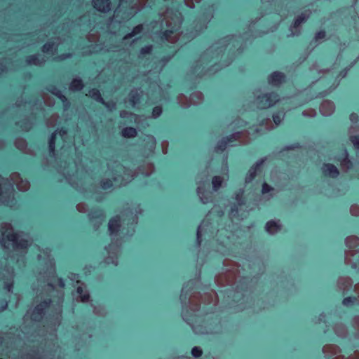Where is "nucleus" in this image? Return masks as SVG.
Listing matches in <instances>:
<instances>
[{"label":"nucleus","mask_w":359,"mask_h":359,"mask_svg":"<svg viewBox=\"0 0 359 359\" xmlns=\"http://www.w3.org/2000/svg\"><path fill=\"white\" fill-rule=\"evenodd\" d=\"M142 210L137 205L135 208L127 211L122 214L121 216L117 215L110 219L108 224L109 231L111 237L112 243L106 248L109 256L105 259V262L113 264L116 266L118 264L117 255L118 252V245L117 244L118 237H123L127 233L124 232L123 225H128L137 222V214L141 213Z\"/></svg>","instance_id":"1"},{"label":"nucleus","mask_w":359,"mask_h":359,"mask_svg":"<svg viewBox=\"0 0 359 359\" xmlns=\"http://www.w3.org/2000/svg\"><path fill=\"white\" fill-rule=\"evenodd\" d=\"M31 239L27 234L24 233H14L11 225L4 223L0 230V243L4 249L11 248L13 251L11 255V259L18 252L24 253L25 250L31 244Z\"/></svg>","instance_id":"2"},{"label":"nucleus","mask_w":359,"mask_h":359,"mask_svg":"<svg viewBox=\"0 0 359 359\" xmlns=\"http://www.w3.org/2000/svg\"><path fill=\"white\" fill-rule=\"evenodd\" d=\"M11 181L12 183L8 179L0 177V205L14 207L16 203L13 198V184H15L20 191H25L29 189V183L17 172L11 175Z\"/></svg>","instance_id":"3"},{"label":"nucleus","mask_w":359,"mask_h":359,"mask_svg":"<svg viewBox=\"0 0 359 359\" xmlns=\"http://www.w3.org/2000/svg\"><path fill=\"white\" fill-rule=\"evenodd\" d=\"M163 20L168 27V29L165 31L163 37L170 43L177 42L180 37L177 30L180 29L182 23L181 14L178 12L173 13L172 11L168 10Z\"/></svg>","instance_id":"4"},{"label":"nucleus","mask_w":359,"mask_h":359,"mask_svg":"<svg viewBox=\"0 0 359 359\" xmlns=\"http://www.w3.org/2000/svg\"><path fill=\"white\" fill-rule=\"evenodd\" d=\"M108 175L113 176V180L118 186L127 184L133 180V175L130 170L126 169L116 162L108 164Z\"/></svg>","instance_id":"5"},{"label":"nucleus","mask_w":359,"mask_h":359,"mask_svg":"<svg viewBox=\"0 0 359 359\" xmlns=\"http://www.w3.org/2000/svg\"><path fill=\"white\" fill-rule=\"evenodd\" d=\"M38 259L41 260L42 259L47 260L45 262V265L46 267V271L43 272V273H40V278H46V282L48 287L53 288V282L50 280V278L54 277L55 271L54 268V262L53 259L50 258L49 251L48 250H43V254L40 253L38 255Z\"/></svg>","instance_id":"6"},{"label":"nucleus","mask_w":359,"mask_h":359,"mask_svg":"<svg viewBox=\"0 0 359 359\" xmlns=\"http://www.w3.org/2000/svg\"><path fill=\"white\" fill-rule=\"evenodd\" d=\"M278 101V95L276 93H267L263 95H257L255 99V104L259 109H267L272 107Z\"/></svg>","instance_id":"7"},{"label":"nucleus","mask_w":359,"mask_h":359,"mask_svg":"<svg viewBox=\"0 0 359 359\" xmlns=\"http://www.w3.org/2000/svg\"><path fill=\"white\" fill-rule=\"evenodd\" d=\"M231 39H232V38L228 37L212 45L206 50V52L202 56V62L207 60L208 58L212 55H214L215 57L217 58L220 55L221 53L223 51L224 46H226V43Z\"/></svg>","instance_id":"8"},{"label":"nucleus","mask_w":359,"mask_h":359,"mask_svg":"<svg viewBox=\"0 0 359 359\" xmlns=\"http://www.w3.org/2000/svg\"><path fill=\"white\" fill-rule=\"evenodd\" d=\"M345 262L353 269H359V251L350 250L345 253Z\"/></svg>","instance_id":"9"},{"label":"nucleus","mask_w":359,"mask_h":359,"mask_svg":"<svg viewBox=\"0 0 359 359\" xmlns=\"http://www.w3.org/2000/svg\"><path fill=\"white\" fill-rule=\"evenodd\" d=\"M182 95L178 97V102L183 107H188L190 104H198L203 100V94L196 91L193 93L189 97V103H184L182 102Z\"/></svg>","instance_id":"10"},{"label":"nucleus","mask_w":359,"mask_h":359,"mask_svg":"<svg viewBox=\"0 0 359 359\" xmlns=\"http://www.w3.org/2000/svg\"><path fill=\"white\" fill-rule=\"evenodd\" d=\"M13 278H14V272L13 269H7L4 270V273L3 274L4 279V287L8 292L12 291L13 284Z\"/></svg>","instance_id":"11"},{"label":"nucleus","mask_w":359,"mask_h":359,"mask_svg":"<svg viewBox=\"0 0 359 359\" xmlns=\"http://www.w3.org/2000/svg\"><path fill=\"white\" fill-rule=\"evenodd\" d=\"M241 132L237 131L232 134L229 137L222 139L217 144L216 149L217 151H223L227 145H232L233 140H238L241 137Z\"/></svg>","instance_id":"12"},{"label":"nucleus","mask_w":359,"mask_h":359,"mask_svg":"<svg viewBox=\"0 0 359 359\" xmlns=\"http://www.w3.org/2000/svg\"><path fill=\"white\" fill-rule=\"evenodd\" d=\"M50 301H44L43 302L37 305L30 315L31 318L34 321L39 320L42 318L43 310L48 306V304L50 303Z\"/></svg>","instance_id":"13"},{"label":"nucleus","mask_w":359,"mask_h":359,"mask_svg":"<svg viewBox=\"0 0 359 359\" xmlns=\"http://www.w3.org/2000/svg\"><path fill=\"white\" fill-rule=\"evenodd\" d=\"M348 135L354 148L359 149V126H351L348 129Z\"/></svg>","instance_id":"14"},{"label":"nucleus","mask_w":359,"mask_h":359,"mask_svg":"<svg viewBox=\"0 0 359 359\" xmlns=\"http://www.w3.org/2000/svg\"><path fill=\"white\" fill-rule=\"evenodd\" d=\"M264 161L265 158H262L257 161L255 164L250 168L245 177V183L248 184L252 181V180L255 177L257 171L259 170L260 166L264 163Z\"/></svg>","instance_id":"15"},{"label":"nucleus","mask_w":359,"mask_h":359,"mask_svg":"<svg viewBox=\"0 0 359 359\" xmlns=\"http://www.w3.org/2000/svg\"><path fill=\"white\" fill-rule=\"evenodd\" d=\"M224 175L221 176H215L212 178V189L214 191H217L222 186V184L224 181L227 180L229 178L228 175V167L226 164L225 165V168L224 169Z\"/></svg>","instance_id":"16"},{"label":"nucleus","mask_w":359,"mask_h":359,"mask_svg":"<svg viewBox=\"0 0 359 359\" xmlns=\"http://www.w3.org/2000/svg\"><path fill=\"white\" fill-rule=\"evenodd\" d=\"M282 229V224L280 220L269 221L265 226L266 231L271 235H273L279 232Z\"/></svg>","instance_id":"17"},{"label":"nucleus","mask_w":359,"mask_h":359,"mask_svg":"<svg viewBox=\"0 0 359 359\" xmlns=\"http://www.w3.org/2000/svg\"><path fill=\"white\" fill-rule=\"evenodd\" d=\"M322 171L324 175L332 178L338 177L339 174L338 168L331 163L324 164L322 168Z\"/></svg>","instance_id":"18"},{"label":"nucleus","mask_w":359,"mask_h":359,"mask_svg":"<svg viewBox=\"0 0 359 359\" xmlns=\"http://www.w3.org/2000/svg\"><path fill=\"white\" fill-rule=\"evenodd\" d=\"M269 84L278 86L285 81V75L279 72L272 73L268 79Z\"/></svg>","instance_id":"19"},{"label":"nucleus","mask_w":359,"mask_h":359,"mask_svg":"<svg viewBox=\"0 0 359 359\" xmlns=\"http://www.w3.org/2000/svg\"><path fill=\"white\" fill-rule=\"evenodd\" d=\"M334 104L330 100H325L322 102L320 111L323 116H330L334 111Z\"/></svg>","instance_id":"20"},{"label":"nucleus","mask_w":359,"mask_h":359,"mask_svg":"<svg viewBox=\"0 0 359 359\" xmlns=\"http://www.w3.org/2000/svg\"><path fill=\"white\" fill-rule=\"evenodd\" d=\"M93 4L94 8L100 12L106 13L110 10L109 0H93Z\"/></svg>","instance_id":"21"},{"label":"nucleus","mask_w":359,"mask_h":359,"mask_svg":"<svg viewBox=\"0 0 359 359\" xmlns=\"http://www.w3.org/2000/svg\"><path fill=\"white\" fill-rule=\"evenodd\" d=\"M197 193L203 203H208L211 201L210 192L205 191L202 185H198Z\"/></svg>","instance_id":"22"},{"label":"nucleus","mask_w":359,"mask_h":359,"mask_svg":"<svg viewBox=\"0 0 359 359\" xmlns=\"http://www.w3.org/2000/svg\"><path fill=\"white\" fill-rule=\"evenodd\" d=\"M309 17V13H304L299 15L294 20L293 25L291 27L292 35H294L296 33L294 32V29H297L299 26L304 22Z\"/></svg>","instance_id":"23"},{"label":"nucleus","mask_w":359,"mask_h":359,"mask_svg":"<svg viewBox=\"0 0 359 359\" xmlns=\"http://www.w3.org/2000/svg\"><path fill=\"white\" fill-rule=\"evenodd\" d=\"M83 284L79 285L76 289V299H80L81 302H86L89 299V294L84 290Z\"/></svg>","instance_id":"24"},{"label":"nucleus","mask_w":359,"mask_h":359,"mask_svg":"<svg viewBox=\"0 0 359 359\" xmlns=\"http://www.w3.org/2000/svg\"><path fill=\"white\" fill-rule=\"evenodd\" d=\"M142 93V92L140 90H131L129 95V102L133 107H135L139 102Z\"/></svg>","instance_id":"25"},{"label":"nucleus","mask_w":359,"mask_h":359,"mask_svg":"<svg viewBox=\"0 0 359 359\" xmlns=\"http://www.w3.org/2000/svg\"><path fill=\"white\" fill-rule=\"evenodd\" d=\"M44 62V57L39 54L31 55L27 59V62L29 65H40Z\"/></svg>","instance_id":"26"},{"label":"nucleus","mask_w":359,"mask_h":359,"mask_svg":"<svg viewBox=\"0 0 359 359\" xmlns=\"http://www.w3.org/2000/svg\"><path fill=\"white\" fill-rule=\"evenodd\" d=\"M355 290L358 294V297H346L343 300V304L346 306L359 303V283L355 286Z\"/></svg>","instance_id":"27"},{"label":"nucleus","mask_w":359,"mask_h":359,"mask_svg":"<svg viewBox=\"0 0 359 359\" xmlns=\"http://www.w3.org/2000/svg\"><path fill=\"white\" fill-rule=\"evenodd\" d=\"M50 92L53 93V95H56L57 97H59L61 101L63 102L65 108L67 109L69 107V102L67 101V99L62 95L61 91L58 90L55 87H51L50 88Z\"/></svg>","instance_id":"28"},{"label":"nucleus","mask_w":359,"mask_h":359,"mask_svg":"<svg viewBox=\"0 0 359 359\" xmlns=\"http://www.w3.org/2000/svg\"><path fill=\"white\" fill-rule=\"evenodd\" d=\"M346 245L349 248H354L359 244V238L355 236H351L346 238Z\"/></svg>","instance_id":"29"},{"label":"nucleus","mask_w":359,"mask_h":359,"mask_svg":"<svg viewBox=\"0 0 359 359\" xmlns=\"http://www.w3.org/2000/svg\"><path fill=\"white\" fill-rule=\"evenodd\" d=\"M96 215L94 214L90 215L91 221L94 225L99 226L103 222V214L101 211H98L95 212Z\"/></svg>","instance_id":"30"},{"label":"nucleus","mask_w":359,"mask_h":359,"mask_svg":"<svg viewBox=\"0 0 359 359\" xmlns=\"http://www.w3.org/2000/svg\"><path fill=\"white\" fill-rule=\"evenodd\" d=\"M82 81L79 79H74L69 86V89L73 91L80 90L83 88Z\"/></svg>","instance_id":"31"},{"label":"nucleus","mask_w":359,"mask_h":359,"mask_svg":"<svg viewBox=\"0 0 359 359\" xmlns=\"http://www.w3.org/2000/svg\"><path fill=\"white\" fill-rule=\"evenodd\" d=\"M122 135L125 137H133L137 135V131L134 128L127 127L122 130Z\"/></svg>","instance_id":"32"},{"label":"nucleus","mask_w":359,"mask_h":359,"mask_svg":"<svg viewBox=\"0 0 359 359\" xmlns=\"http://www.w3.org/2000/svg\"><path fill=\"white\" fill-rule=\"evenodd\" d=\"M88 95L101 103H104V100L101 97L100 91L97 89L89 90Z\"/></svg>","instance_id":"33"},{"label":"nucleus","mask_w":359,"mask_h":359,"mask_svg":"<svg viewBox=\"0 0 359 359\" xmlns=\"http://www.w3.org/2000/svg\"><path fill=\"white\" fill-rule=\"evenodd\" d=\"M142 29H143V27H142V25H139L136 26L133 29L132 32L128 34L127 35H126L124 36L123 39L126 40V39H130V38H132L133 36H135L136 35L140 34L142 32Z\"/></svg>","instance_id":"34"},{"label":"nucleus","mask_w":359,"mask_h":359,"mask_svg":"<svg viewBox=\"0 0 359 359\" xmlns=\"http://www.w3.org/2000/svg\"><path fill=\"white\" fill-rule=\"evenodd\" d=\"M285 114L283 112H278L273 116V120L276 126L279 125L284 118Z\"/></svg>","instance_id":"35"},{"label":"nucleus","mask_w":359,"mask_h":359,"mask_svg":"<svg viewBox=\"0 0 359 359\" xmlns=\"http://www.w3.org/2000/svg\"><path fill=\"white\" fill-rule=\"evenodd\" d=\"M206 222L205 221H203L201 225H199V226L198 227V229H197V233H196V236H197V243L198 245L201 244V233L203 230V229L206 226Z\"/></svg>","instance_id":"36"},{"label":"nucleus","mask_w":359,"mask_h":359,"mask_svg":"<svg viewBox=\"0 0 359 359\" xmlns=\"http://www.w3.org/2000/svg\"><path fill=\"white\" fill-rule=\"evenodd\" d=\"M57 135V133H54L52 134L50 139L49 140V150L50 153H51L53 155H54V151H55V138Z\"/></svg>","instance_id":"37"},{"label":"nucleus","mask_w":359,"mask_h":359,"mask_svg":"<svg viewBox=\"0 0 359 359\" xmlns=\"http://www.w3.org/2000/svg\"><path fill=\"white\" fill-rule=\"evenodd\" d=\"M341 168L344 170H348L351 168L352 163L348 159L347 157H346L344 159L341 161Z\"/></svg>","instance_id":"38"},{"label":"nucleus","mask_w":359,"mask_h":359,"mask_svg":"<svg viewBox=\"0 0 359 359\" xmlns=\"http://www.w3.org/2000/svg\"><path fill=\"white\" fill-rule=\"evenodd\" d=\"M243 190L240 189L235 195V199L238 203V205H241L243 204Z\"/></svg>","instance_id":"39"},{"label":"nucleus","mask_w":359,"mask_h":359,"mask_svg":"<svg viewBox=\"0 0 359 359\" xmlns=\"http://www.w3.org/2000/svg\"><path fill=\"white\" fill-rule=\"evenodd\" d=\"M54 48V44L50 43H46L43 45L42 50L43 53H48Z\"/></svg>","instance_id":"40"},{"label":"nucleus","mask_w":359,"mask_h":359,"mask_svg":"<svg viewBox=\"0 0 359 359\" xmlns=\"http://www.w3.org/2000/svg\"><path fill=\"white\" fill-rule=\"evenodd\" d=\"M101 186L103 189H108L113 186V183L111 180H104L102 181Z\"/></svg>","instance_id":"41"},{"label":"nucleus","mask_w":359,"mask_h":359,"mask_svg":"<svg viewBox=\"0 0 359 359\" xmlns=\"http://www.w3.org/2000/svg\"><path fill=\"white\" fill-rule=\"evenodd\" d=\"M120 116H121V117H122V118H127V117H128V116H131L132 118H134V120H135V122H137V118H138V117H137L136 115L133 114H131V113H129V112H128V111H121V113H120Z\"/></svg>","instance_id":"42"},{"label":"nucleus","mask_w":359,"mask_h":359,"mask_svg":"<svg viewBox=\"0 0 359 359\" xmlns=\"http://www.w3.org/2000/svg\"><path fill=\"white\" fill-rule=\"evenodd\" d=\"M15 146L20 150H24L26 147V143L23 140H18L15 141Z\"/></svg>","instance_id":"43"},{"label":"nucleus","mask_w":359,"mask_h":359,"mask_svg":"<svg viewBox=\"0 0 359 359\" xmlns=\"http://www.w3.org/2000/svg\"><path fill=\"white\" fill-rule=\"evenodd\" d=\"M191 354L193 355V356L196 358L199 357L202 354V350L201 349V348L195 346L191 350Z\"/></svg>","instance_id":"44"},{"label":"nucleus","mask_w":359,"mask_h":359,"mask_svg":"<svg viewBox=\"0 0 359 359\" xmlns=\"http://www.w3.org/2000/svg\"><path fill=\"white\" fill-rule=\"evenodd\" d=\"M350 212L352 215L358 216L359 215V206L357 205H351L350 208Z\"/></svg>","instance_id":"45"},{"label":"nucleus","mask_w":359,"mask_h":359,"mask_svg":"<svg viewBox=\"0 0 359 359\" xmlns=\"http://www.w3.org/2000/svg\"><path fill=\"white\" fill-rule=\"evenodd\" d=\"M162 113V109L160 107H156L154 108L152 111V116L154 118L158 117Z\"/></svg>","instance_id":"46"},{"label":"nucleus","mask_w":359,"mask_h":359,"mask_svg":"<svg viewBox=\"0 0 359 359\" xmlns=\"http://www.w3.org/2000/svg\"><path fill=\"white\" fill-rule=\"evenodd\" d=\"M273 190V188L267 184L266 183H264L262 186V192L263 194H266L271 191Z\"/></svg>","instance_id":"47"},{"label":"nucleus","mask_w":359,"mask_h":359,"mask_svg":"<svg viewBox=\"0 0 359 359\" xmlns=\"http://www.w3.org/2000/svg\"><path fill=\"white\" fill-rule=\"evenodd\" d=\"M302 114L304 116L313 117L316 114V111L314 109H309L306 111H304Z\"/></svg>","instance_id":"48"},{"label":"nucleus","mask_w":359,"mask_h":359,"mask_svg":"<svg viewBox=\"0 0 359 359\" xmlns=\"http://www.w3.org/2000/svg\"><path fill=\"white\" fill-rule=\"evenodd\" d=\"M350 120L353 123L352 126H358V116L356 114H351L350 115Z\"/></svg>","instance_id":"49"},{"label":"nucleus","mask_w":359,"mask_h":359,"mask_svg":"<svg viewBox=\"0 0 359 359\" xmlns=\"http://www.w3.org/2000/svg\"><path fill=\"white\" fill-rule=\"evenodd\" d=\"M103 104L105 105V107L109 110V111H112L113 109H114L116 108V104L113 102H105L104 101V103H102Z\"/></svg>","instance_id":"50"},{"label":"nucleus","mask_w":359,"mask_h":359,"mask_svg":"<svg viewBox=\"0 0 359 359\" xmlns=\"http://www.w3.org/2000/svg\"><path fill=\"white\" fill-rule=\"evenodd\" d=\"M24 359H46L45 357L39 356L38 353H36L34 355L32 354H29L27 355L26 358Z\"/></svg>","instance_id":"51"},{"label":"nucleus","mask_w":359,"mask_h":359,"mask_svg":"<svg viewBox=\"0 0 359 359\" xmlns=\"http://www.w3.org/2000/svg\"><path fill=\"white\" fill-rule=\"evenodd\" d=\"M151 49H152V46H145V47L142 48L141 49V50H140V53L142 55L147 54V53H149L151 52Z\"/></svg>","instance_id":"52"},{"label":"nucleus","mask_w":359,"mask_h":359,"mask_svg":"<svg viewBox=\"0 0 359 359\" xmlns=\"http://www.w3.org/2000/svg\"><path fill=\"white\" fill-rule=\"evenodd\" d=\"M69 278L72 280V281H76V284L79 285L80 284V281L79 280V276L76 273H72L69 276Z\"/></svg>","instance_id":"53"},{"label":"nucleus","mask_w":359,"mask_h":359,"mask_svg":"<svg viewBox=\"0 0 359 359\" xmlns=\"http://www.w3.org/2000/svg\"><path fill=\"white\" fill-rule=\"evenodd\" d=\"M78 211L85 212L87 210V207L85 204L80 203L76 206Z\"/></svg>","instance_id":"54"},{"label":"nucleus","mask_w":359,"mask_h":359,"mask_svg":"<svg viewBox=\"0 0 359 359\" xmlns=\"http://www.w3.org/2000/svg\"><path fill=\"white\" fill-rule=\"evenodd\" d=\"M325 36V33L324 32H319L316 34L315 39L316 41L321 40L324 39Z\"/></svg>","instance_id":"55"},{"label":"nucleus","mask_w":359,"mask_h":359,"mask_svg":"<svg viewBox=\"0 0 359 359\" xmlns=\"http://www.w3.org/2000/svg\"><path fill=\"white\" fill-rule=\"evenodd\" d=\"M7 306H8V303L6 301H5V300L1 301L0 303V312L5 310L6 309Z\"/></svg>","instance_id":"56"},{"label":"nucleus","mask_w":359,"mask_h":359,"mask_svg":"<svg viewBox=\"0 0 359 359\" xmlns=\"http://www.w3.org/2000/svg\"><path fill=\"white\" fill-rule=\"evenodd\" d=\"M332 348H334V347H332L331 346H327L323 348V351H324V353H327L330 351V349H332Z\"/></svg>","instance_id":"57"},{"label":"nucleus","mask_w":359,"mask_h":359,"mask_svg":"<svg viewBox=\"0 0 359 359\" xmlns=\"http://www.w3.org/2000/svg\"><path fill=\"white\" fill-rule=\"evenodd\" d=\"M149 168L151 169V171L150 172H142V174L144 175L145 176H149L152 172L153 165H149Z\"/></svg>","instance_id":"58"},{"label":"nucleus","mask_w":359,"mask_h":359,"mask_svg":"<svg viewBox=\"0 0 359 359\" xmlns=\"http://www.w3.org/2000/svg\"><path fill=\"white\" fill-rule=\"evenodd\" d=\"M182 317L184 319V320L188 322V318L187 317V314H186V311H185V309L184 308H183V310H182Z\"/></svg>","instance_id":"59"},{"label":"nucleus","mask_w":359,"mask_h":359,"mask_svg":"<svg viewBox=\"0 0 359 359\" xmlns=\"http://www.w3.org/2000/svg\"><path fill=\"white\" fill-rule=\"evenodd\" d=\"M58 283H59V285L61 287H65V283H64V281L61 278H59L58 280Z\"/></svg>","instance_id":"60"},{"label":"nucleus","mask_w":359,"mask_h":359,"mask_svg":"<svg viewBox=\"0 0 359 359\" xmlns=\"http://www.w3.org/2000/svg\"><path fill=\"white\" fill-rule=\"evenodd\" d=\"M58 133L62 137L67 133V131L65 130L62 129L59 131Z\"/></svg>","instance_id":"61"},{"label":"nucleus","mask_w":359,"mask_h":359,"mask_svg":"<svg viewBox=\"0 0 359 359\" xmlns=\"http://www.w3.org/2000/svg\"><path fill=\"white\" fill-rule=\"evenodd\" d=\"M0 335H1L4 337L3 344H5L7 346L8 342L6 341V339L8 338V336H6L5 337L4 336H3L2 334H0Z\"/></svg>","instance_id":"62"},{"label":"nucleus","mask_w":359,"mask_h":359,"mask_svg":"<svg viewBox=\"0 0 359 359\" xmlns=\"http://www.w3.org/2000/svg\"><path fill=\"white\" fill-rule=\"evenodd\" d=\"M266 124V125H268L269 123H271V121L270 119L267 118L266 120L264 121V122L262 123V124Z\"/></svg>","instance_id":"63"},{"label":"nucleus","mask_w":359,"mask_h":359,"mask_svg":"<svg viewBox=\"0 0 359 359\" xmlns=\"http://www.w3.org/2000/svg\"><path fill=\"white\" fill-rule=\"evenodd\" d=\"M69 56H70L69 55H65H65H62V56H60V59H61V60H63V59H65V58H67V57H69Z\"/></svg>","instance_id":"64"}]
</instances>
